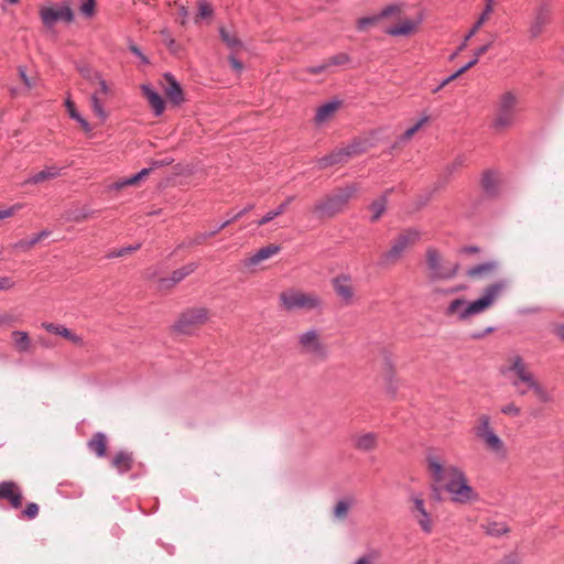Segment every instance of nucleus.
Listing matches in <instances>:
<instances>
[{
	"label": "nucleus",
	"instance_id": "obj_1",
	"mask_svg": "<svg viewBox=\"0 0 564 564\" xmlns=\"http://www.w3.org/2000/svg\"><path fill=\"white\" fill-rule=\"evenodd\" d=\"M427 469L435 482L445 485V489L452 495L453 501L469 503L478 499L476 491L468 485L464 471L457 466L431 456L427 458Z\"/></svg>",
	"mask_w": 564,
	"mask_h": 564
},
{
	"label": "nucleus",
	"instance_id": "obj_2",
	"mask_svg": "<svg viewBox=\"0 0 564 564\" xmlns=\"http://www.w3.org/2000/svg\"><path fill=\"white\" fill-rule=\"evenodd\" d=\"M506 288L507 283L500 281L488 285L484 294L473 302L467 303L463 299H456L448 305L447 314L457 315L462 321L478 315L491 307Z\"/></svg>",
	"mask_w": 564,
	"mask_h": 564
},
{
	"label": "nucleus",
	"instance_id": "obj_3",
	"mask_svg": "<svg viewBox=\"0 0 564 564\" xmlns=\"http://www.w3.org/2000/svg\"><path fill=\"white\" fill-rule=\"evenodd\" d=\"M508 370L512 372L516 379L512 381L514 387H519L520 383L524 384L527 389L532 390L535 397L544 403L552 400V395L549 391L535 379L534 375L530 370L528 364L524 362L520 355H512L508 358Z\"/></svg>",
	"mask_w": 564,
	"mask_h": 564
},
{
	"label": "nucleus",
	"instance_id": "obj_4",
	"mask_svg": "<svg viewBox=\"0 0 564 564\" xmlns=\"http://www.w3.org/2000/svg\"><path fill=\"white\" fill-rule=\"evenodd\" d=\"M474 435L482 444L484 448L499 459H505L508 448L505 441L497 434L491 425L488 414H480L473 427Z\"/></svg>",
	"mask_w": 564,
	"mask_h": 564
},
{
	"label": "nucleus",
	"instance_id": "obj_5",
	"mask_svg": "<svg viewBox=\"0 0 564 564\" xmlns=\"http://www.w3.org/2000/svg\"><path fill=\"white\" fill-rule=\"evenodd\" d=\"M296 348L301 355L307 356L316 362L326 361L329 357V348L323 332L318 328L311 327L299 333Z\"/></svg>",
	"mask_w": 564,
	"mask_h": 564
},
{
	"label": "nucleus",
	"instance_id": "obj_6",
	"mask_svg": "<svg viewBox=\"0 0 564 564\" xmlns=\"http://www.w3.org/2000/svg\"><path fill=\"white\" fill-rule=\"evenodd\" d=\"M79 73L88 86L94 89L89 97L90 106L98 120L104 122L108 117V112L104 108V100L110 94V88L99 73L88 67L80 68Z\"/></svg>",
	"mask_w": 564,
	"mask_h": 564
},
{
	"label": "nucleus",
	"instance_id": "obj_7",
	"mask_svg": "<svg viewBox=\"0 0 564 564\" xmlns=\"http://www.w3.org/2000/svg\"><path fill=\"white\" fill-rule=\"evenodd\" d=\"M358 188L355 184L336 189L334 193L317 202L314 214L319 218H330L341 213L348 202L356 195Z\"/></svg>",
	"mask_w": 564,
	"mask_h": 564
},
{
	"label": "nucleus",
	"instance_id": "obj_8",
	"mask_svg": "<svg viewBox=\"0 0 564 564\" xmlns=\"http://www.w3.org/2000/svg\"><path fill=\"white\" fill-rule=\"evenodd\" d=\"M280 306L288 311H313L322 306V299L315 293H306L299 289H286L279 294Z\"/></svg>",
	"mask_w": 564,
	"mask_h": 564
},
{
	"label": "nucleus",
	"instance_id": "obj_9",
	"mask_svg": "<svg viewBox=\"0 0 564 564\" xmlns=\"http://www.w3.org/2000/svg\"><path fill=\"white\" fill-rule=\"evenodd\" d=\"M517 96L511 91L503 93L497 104L492 126L496 130H505L513 126L517 112Z\"/></svg>",
	"mask_w": 564,
	"mask_h": 564
},
{
	"label": "nucleus",
	"instance_id": "obj_10",
	"mask_svg": "<svg viewBox=\"0 0 564 564\" xmlns=\"http://www.w3.org/2000/svg\"><path fill=\"white\" fill-rule=\"evenodd\" d=\"M419 239L420 232L414 229H406L402 231L394 238L390 249L382 254V263L384 265L394 264L419 241Z\"/></svg>",
	"mask_w": 564,
	"mask_h": 564
},
{
	"label": "nucleus",
	"instance_id": "obj_11",
	"mask_svg": "<svg viewBox=\"0 0 564 564\" xmlns=\"http://www.w3.org/2000/svg\"><path fill=\"white\" fill-rule=\"evenodd\" d=\"M427 276L432 281L449 280L454 278L458 270V264L446 261L440 252L430 248L426 251Z\"/></svg>",
	"mask_w": 564,
	"mask_h": 564
},
{
	"label": "nucleus",
	"instance_id": "obj_12",
	"mask_svg": "<svg viewBox=\"0 0 564 564\" xmlns=\"http://www.w3.org/2000/svg\"><path fill=\"white\" fill-rule=\"evenodd\" d=\"M210 315L208 310L196 307L185 311L174 325V329L181 334H193L200 326L205 325Z\"/></svg>",
	"mask_w": 564,
	"mask_h": 564
},
{
	"label": "nucleus",
	"instance_id": "obj_13",
	"mask_svg": "<svg viewBox=\"0 0 564 564\" xmlns=\"http://www.w3.org/2000/svg\"><path fill=\"white\" fill-rule=\"evenodd\" d=\"M367 151V145L361 141H354L351 144L333 151L329 155L321 158L317 162L319 169H326L336 164L346 163L351 156L359 155Z\"/></svg>",
	"mask_w": 564,
	"mask_h": 564
},
{
	"label": "nucleus",
	"instance_id": "obj_14",
	"mask_svg": "<svg viewBox=\"0 0 564 564\" xmlns=\"http://www.w3.org/2000/svg\"><path fill=\"white\" fill-rule=\"evenodd\" d=\"M74 11L68 2H62L56 6L42 7L40 9V18L43 24L51 29L57 22L72 23L74 21Z\"/></svg>",
	"mask_w": 564,
	"mask_h": 564
},
{
	"label": "nucleus",
	"instance_id": "obj_15",
	"mask_svg": "<svg viewBox=\"0 0 564 564\" xmlns=\"http://www.w3.org/2000/svg\"><path fill=\"white\" fill-rule=\"evenodd\" d=\"M410 512L422 531L431 533L434 527V521L431 513L425 508V501L422 495H412L409 498Z\"/></svg>",
	"mask_w": 564,
	"mask_h": 564
},
{
	"label": "nucleus",
	"instance_id": "obj_16",
	"mask_svg": "<svg viewBox=\"0 0 564 564\" xmlns=\"http://www.w3.org/2000/svg\"><path fill=\"white\" fill-rule=\"evenodd\" d=\"M550 21V10L545 3H541L534 10L533 19L529 28L530 39H536Z\"/></svg>",
	"mask_w": 564,
	"mask_h": 564
},
{
	"label": "nucleus",
	"instance_id": "obj_17",
	"mask_svg": "<svg viewBox=\"0 0 564 564\" xmlns=\"http://www.w3.org/2000/svg\"><path fill=\"white\" fill-rule=\"evenodd\" d=\"M197 269L196 263H188L181 269H177L172 272L169 278H161L158 280V290L167 291L174 288L178 282H181L184 278L193 273Z\"/></svg>",
	"mask_w": 564,
	"mask_h": 564
},
{
	"label": "nucleus",
	"instance_id": "obj_18",
	"mask_svg": "<svg viewBox=\"0 0 564 564\" xmlns=\"http://www.w3.org/2000/svg\"><path fill=\"white\" fill-rule=\"evenodd\" d=\"M333 288L345 304H350L355 295V286L349 275L341 274L333 280Z\"/></svg>",
	"mask_w": 564,
	"mask_h": 564
},
{
	"label": "nucleus",
	"instance_id": "obj_19",
	"mask_svg": "<svg viewBox=\"0 0 564 564\" xmlns=\"http://www.w3.org/2000/svg\"><path fill=\"white\" fill-rule=\"evenodd\" d=\"M42 327L46 332L55 334L57 336H61V337L67 339L68 341H70L72 344L76 345V346H83L84 345L83 337L77 335L73 330L68 329L64 325L44 322V323H42Z\"/></svg>",
	"mask_w": 564,
	"mask_h": 564
},
{
	"label": "nucleus",
	"instance_id": "obj_20",
	"mask_svg": "<svg viewBox=\"0 0 564 564\" xmlns=\"http://www.w3.org/2000/svg\"><path fill=\"white\" fill-rule=\"evenodd\" d=\"M0 499H8L15 509L22 505V495L19 487L12 481L0 484Z\"/></svg>",
	"mask_w": 564,
	"mask_h": 564
},
{
	"label": "nucleus",
	"instance_id": "obj_21",
	"mask_svg": "<svg viewBox=\"0 0 564 564\" xmlns=\"http://www.w3.org/2000/svg\"><path fill=\"white\" fill-rule=\"evenodd\" d=\"M401 8L397 4L384 8L379 15L361 18L357 21V28L359 31H367L375 26L381 18H387L392 14L400 13Z\"/></svg>",
	"mask_w": 564,
	"mask_h": 564
},
{
	"label": "nucleus",
	"instance_id": "obj_22",
	"mask_svg": "<svg viewBox=\"0 0 564 564\" xmlns=\"http://www.w3.org/2000/svg\"><path fill=\"white\" fill-rule=\"evenodd\" d=\"M281 248L276 245H268L259 249L254 254L247 258L243 263L246 267L251 268L260 264L262 261L272 258L280 252Z\"/></svg>",
	"mask_w": 564,
	"mask_h": 564
},
{
	"label": "nucleus",
	"instance_id": "obj_23",
	"mask_svg": "<svg viewBox=\"0 0 564 564\" xmlns=\"http://www.w3.org/2000/svg\"><path fill=\"white\" fill-rule=\"evenodd\" d=\"M354 447L361 452H370L377 448L378 435L372 432L356 434L351 437Z\"/></svg>",
	"mask_w": 564,
	"mask_h": 564
},
{
	"label": "nucleus",
	"instance_id": "obj_24",
	"mask_svg": "<svg viewBox=\"0 0 564 564\" xmlns=\"http://www.w3.org/2000/svg\"><path fill=\"white\" fill-rule=\"evenodd\" d=\"M420 22L411 19L401 20L397 25L386 30L392 36H409L416 32Z\"/></svg>",
	"mask_w": 564,
	"mask_h": 564
},
{
	"label": "nucleus",
	"instance_id": "obj_25",
	"mask_svg": "<svg viewBox=\"0 0 564 564\" xmlns=\"http://www.w3.org/2000/svg\"><path fill=\"white\" fill-rule=\"evenodd\" d=\"M163 164H165L164 161H155V162H153L152 167L143 169L139 173H137L135 175H133L131 177H127V178H124L122 181H119V182L115 183L113 187L116 189H121V188L127 187V186H137V185H139V183L141 181H143L147 176H149V174L151 173V171L154 167L161 166Z\"/></svg>",
	"mask_w": 564,
	"mask_h": 564
},
{
	"label": "nucleus",
	"instance_id": "obj_26",
	"mask_svg": "<svg viewBox=\"0 0 564 564\" xmlns=\"http://www.w3.org/2000/svg\"><path fill=\"white\" fill-rule=\"evenodd\" d=\"M166 86L164 93L169 100L174 105H180L183 101V91L180 84L171 75L164 77Z\"/></svg>",
	"mask_w": 564,
	"mask_h": 564
},
{
	"label": "nucleus",
	"instance_id": "obj_27",
	"mask_svg": "<svg viewBox=\"0 0 564 564\" xmlns=\"http://www.w3.org/2000/svg\"><path fill=\"white\" fill-rule=\"evenodd\" d=\"M11 337L13 347L18 352H30L33 349L32 339L26 332L14 330L11 333Z\"/></svg>",
	"mask_w": 564,
	"mask_h": 564
},
{
	"label": "nucleus",
	"instance_id": "obj_28",
	"mask_svg": "<svg viewBox=\"0 0 564 564\" xmlns=\"http://www.w3.org/2000/svg\"><path fill=\"white\" fill-rule=\"evenodd\" d=\"M141 89L154 113L156 116L162 115L165 109V102L163 98L149 86L143 85Z\"/></svg>",
	"mask_w": 564,
	"mask_h": 564
},
{
	"label": "nucleus",
	"instance_id": "obj_29",
	"mask_svg": "<svg viewBox=\"0 0 564 564\" xmlns=\"http://www.w3.org/2000/svg\"><path fill=\"white\" fill-rule=\"evenodd\" d=\"M495 4L496 0H485V9L466 35V40H469L471 36H474L479 31V29L490 19L495 10Z\"/></svg>",
	"mask_w": 564,
	"mask_h": 564
},
{
	"label": "nucleus",
	"instance_id": "obj_30",
	"mask_svg": "<svg viewBox=\"0 0 564 564\" xmlns=\"http://www.w3.org/2000/svg\"><path fill=\"white\" fill-rule=\"evenodd\" d=\"M497 268H498L497 262H495V261L486 262V263L470 268L467 271V275L473 279H486V278L491 276L496 272Z\"/></svg>",
	"mask_w": 564,
	"mask_h": 564
},
{
	"label": "nucleus",
	"instance_id": "obj_31",
	"mask_svg": "<svg viewBox=\"0 0 564 564\" xmlns=\"http://www.w3.org/2000/svg\"><path fill=\"white\" fill-rule=\"evenodd\" d=\"M58 175L59 169H57L56 166H48L25 180L24 184H40L48 180H53Z\"/></svg>",
	"mask_w": 564,
	"mask_h": 564
},
{
	"label": "nucleus",
	"instance_id": "obj_32",
	"mask_svg": "<svg viewBox=\"0 0 564 564\" xmlns=\"http://www.w3.org/2000/svg\"><path fill=\"white\" fill-rule=\"evenodd\" d=\"M221 41L227 45L232 53H238L243 48L242 42L237 37L235 32L227 30L226 28L219 29Z\"/></svg>",
	"mask_w": 564,
	"mask_h": 564
},
{
	"label": "nucleus",
	"instance_id": "obj_33",
	"mask_svg": "<svg viewBox=\"0 0 564 564\" xmlns=\"http://www.w3.org/2000/svg\"><path fill=\"white\" fill-rule=\"evenodd\" d=\"M88 447L98 457H104L107 451V437L102 433H96L88 442Z\"/></svg>",
	"mask_w": 564,
	"mask_h": 564
},
{
	"label": "nucleus",
	"instance_id": "obj_34",
	"mask_svg": "<svg viewBox=\"0 0 564 564\" xmlns=\"http://www.w3.org/2000/svg\"><path fill=\"white\" fill-rule=\"evenodd\" d=\"M339 108V102H328L319 107L316 111L315 122L322 124L328 121Z\"/></svg>",
	"mask_w": 564,
	"mask_h": 564
},
{
	"label": "nucleus",
	"instance_id": "obj_35",
	"mask_svg": "<svg viewBox=\"0 0 564 564\" xmlns=\"http://www.w3.org/2000/svg\"><path fill=\"white\" fill-rule=\"evenodd\" d=\"M480 528L484 530L486 534L495 538L507 534L510 531L509 527L506 523L497 521L484 522L481 523Z\"/></svg>",
	"mask_w": 564,
	"mask_h": 564
},
{
	"label": "nucleus",
	"instance_id": "obj_36",
	"mask_svg": "<svg viewBox=\"0 0 564 564\" xmlns=\"http://www.w3.org/2000/svg\"><path fill=\"white\" fill-rule=\"evenodd\" d=\"M430 121V117L424 115L420 120H417L411 128L406 129L404 133L400 137L399 141L394 144V148L399 147L401 143L408 142L412 139V137L427 122Z\"/></svg>",
	"mask_w": 564,
	"mask_h": 564
},
{
	"label": "nucleus",
	"instance_id": "obj_37",
	"mask_svg": "<svg viewBox=\"0 0 564 564\" xmlns=\"http://www.w3.org/2000/svg\"><path fill=\"white\" fill-rule=\"evenodd\" d=\"M292 200V196L288 197L275 209L268 212L260 220H258V226H263L271 221L272 219H274L275 217L284 214Z\"/></svg>",
	"mask_w": 564,
	"mask_h": 564
},
{
	"label": "nucleus",
	"instance_id": "obj_38",
	"mask_svg": "<svg viewBox=\"0 0 564 564\" xmlns=\"http://www.w3.org/2000/svg\"><path fill=\"white\" fill-rule=\"evenodd\" d=\"M482 188L488 194H494L498 186V175L492 171H486L481 177Z\"/></svg>",
	"mask_w": 564,
	"mask_h": 564
},
{
	"label": "nucleus",
	"instance_id": "obj_39",
	"mask_svg": "<svg viewBox=\"0 0 564 564\" xmlns=\"http://www.w3.org/2000/svg\"><path fill=\"white\" fill-rule=\"evenodd\" d=\"M112 466L120 473L127 471L131 467V457L127 453H118L112 459Z\"/></svg>",
	"mask_w": 564,
	"mask_h": 564
},
{
	"label": "nucleus",
	"instance_id": "obj_40",
	"mask_svg": "<svg viewBox=\"0 0 564 564\" xmlns=\"http://www.w3.org/2000/svg\"><path fill=\"white\" fill-rule=\"evenodd\" d=\"M387 207V195H382L370 205V210L372 212L371 221H377L381 215L384 213Z\"/></svg>",
	"mask_w": 564,
	"mask_h": 564
},
{
	"label": "nucleus",
	"instance_id": "obj_41",
	"mask_svg": "<svg viewBox=\"0 0 564 564\" xmlns=\"http://www.w3.org/2000/svg\"><path fill=\"white\" fill-rule=\"evenodd\" d=\"M66 107H67L69 116L73 119L77 120L85 131H90L89 123L84 118L80 117V115L77 112V110L75 108V104L72 100H69V99L66 100Z\"/></svg>",
	"mask_w": 564,
	"mask_h": 564
},
{
	"label": "nucleus",
	"instance_id": "obj_42",
	"mask_svg": "<svg viewBox=\"0 0 564 564\" xmlns=\"http://www.w3.org/2000/svg\"><path fill=\"white\" fill-rule=\"evenodd\" d=\"M350 502L346 500L338 501L334 508V516L338 520H344L350 510Z\"/></svg>",
	"mask_w": 564,
	"mask_h": 564
},
{
	"label": "nucleus",
	"instance_id": "obj_43",
	"mask_svg": "<svg viewBox=\"0 0 564 564\" xmlns=\"http://www.w3.org/2000/svg\"><path fill=\"white\" fill-rule=\"evenodd\" d=\"M141 247L140 243L138 245H134V246H129V247H126V248H121V249H115V250H111L108 254H107V258H119V257H124L133 251H137L139 250Z\"/></svg>",
	"mask_w": 564,
	"mask_h": 564
},
{
	"label": "nucleus",
	"instance_id": "obj_44",
	"mask_svg": "<svg viewBox=\"0 0 564 564\" xmlns=\"http://www.w3.org/2000/svg\"><path fill=\"white\" fill-rule=\"evenodd\" d=\"M95 0H84V2L79 7V11L83 15L91 18L95 14Z\"/></svg>",
	"mask_w": 564,
	"mask_h": 564
},
{
	"label": "nucleus",
	"instance_id": "obj_45",
	"mask_svg": "<svg viewBox=\"0 0 564 564\" xmlns=\"http://www.w3.org/2000/svg\"><path fill=\"white\" fill-rule=\"evenodd\" d=\"M348 61H349L348 55H346L345 53H339L337 55H334V56L327 58L325 62H326V64H328V68H329L332 66L344 65Z\"/></svg>",
	"mask_w": 564,
	"mask_h": 564
},
{
	"label": "nucleus",
	"instance_id": "obj_46",
	"mask_svg": "<svg viewBox=\"0 0 564 564\" xmlns=\"http://www.w3.org/2000/svg\"><path fill=\"white\" fill-rule=\"evenodd\" d=\"M521 556L517 552H511L505 555L500 561L496 564H521Z\"/></svg>",
	"mask_w": 564,
	"mask_h": 564
},
{
	"label": "nucleus",
	"instance_id": "obj_47",
	"mask_svg": "<svg viewBox=\"0 0 564 564\" xmlns=\"http://www.w3.org/2000/svg\"><path fill=\"white\" fill-rule=\"evenodd\" d=\"M501 413L509 416H519L521 409L516 403L510 402L500 409Z\"/></svg>",
	"mask_w": 564,
	"mask_h": 564
},
{
	"label": "nucleus",
	"instance_id": "obj_48",
	"mask_svg": "<svg viewBox=\"0 0 564 564\" xmlns=\"http://www.w3.org/2000/svg\"><path fill=\"white\" fill-rule=\"evenodd\" d=\"M212 13H213L212 7L207 2L200 1L199 6H198L197 18H202V19L209 18L212 15Z\"/></svg>",
	"mask_w": 564,
	"mask_h": 564
},
{
	"label": "nucleus",
	"instance_id": "obj_49",
	"mask_svg": "<svg viewBox=\"0 0 564 564\" xmlns=\"http://www.w3.org/2000/svg\"><path fill=\"white\" fill-rule=\"evenodd\" d=\"M22 208V204H14L13 206L0 209V220L13 216L17 212Z\"/></svg>",
	"mask_w": 564,
	"mask_h": 564
},
{
	"label": "nucleus",
	"instance_id": "obj_50",
	"mask_svg": "<svg viewBox=\"0 0 564 564\" xmlns=\"http://www.w3.org/2000/svg\"><path fill=\"white\" fill-rule=\"evenodd\" d=\"M39 514V506L34 502L26 505L23 516L28 519H34Z\"/></svg>",
	"mask_w": 564,
	"mask_h": 564
},
{
	"label": "nucleus",
	"instance_id": "obj_51",
	"mask_svg": "<svg viewBox=\"0 0 564 564\" xmlns=\"http://www.w3.org/2000/svg\"><path fill=\"white\" fill-rule=\"evenodd\" d=\"M497 37V34H491V40L488 43L484 44L482 46L478 47L475 51V56L480 57L481 55H484L492 46Z\"/></svg>",
	"mask_w": 564,
	"mask_h": 564
},
{
	"label": "nucleus",
	"instance_id": "obj_52",
	"mask_svg": "<svg viewBox=\"0 0 564 564\" xmlns=\"http://www.w3.org/2000/svg\"><path fill=\"white\" fill-rule=\"evenodd\" d=\"M378 558V554L376 552H371L356 561L355 564H373Z\"/></svg>",
	"mask_w": 564,
	"mask_h": 564
},
{
	"label": "nucleus",
	"instance_id": "obj_53",
	"mask_svg": "<svg viewBox=\"0 0 564 564\" xmlns=\"http://www.w3.org/2000/svg\"><path fill=\"white\" fill-rule=\"evenodd\" d=\"M86 218H87V215L84 213H80V212H68L66 214V219L69 221L79 223V221L85 220Z\"/></svg>",
	"mask_w": 564,
	"mask_h": 564
},
{
	"label": "nucleus",
	"instance_id": "obj_54",
	"mask_svg": "<svg viewBox=\"0 0 564 564\" xmlns=\"http://www.w3.org/2000/svg\"><path fill=\"white\" fill-rule=\"evenodd\" d=\"M14 286V282L9 276H0V291L10 290Z\"/></svg>",
	"mask_w": 564,
	"mask_h": 564
},
{
	"label": "nucleus",
	"instance_id": "obj_55",
	"mask_svg": "<svg viewBox=\"0 0 564 564\" xmlns=\"http://www.w3.org/2000/svg\"><path fill=\"white\" fill-rule=\"evenodd\" d=\"M129 50L131 51V53L137 55L141 59V62L143 64H148L149 63V59L147 58V56H144L142 54V52L140 51V48L135 44H130L129 45Z\"/></svg>",
	"mask_w": 564,
	"mask_h": 564
},
{
	"label": "nucleus",
	"instance_id": "obj_56",
	"mask_svg": "<svg viewBox=\"0 0 564 564\" xmlns=\"http://www.w3.org/2000/svg\"><path fill=\"white\" fill-rule=\"evenodd\" d=\"M218 230H220L219 228L216 230V228H213V231L210 232H206V234H199L196 238H195V243L199 245L202 243L203 241H205L207 238H210L213 236H215Z\"/></svg>",
	"mask_w": 564,
	"mask_h": 564
},
{
	"label": "nucleus",
	"instance_id": "obj_57",
	"mask_svg": "<svg viewBox=\"0 0 564 564\" xmlns=\"http://www.w3.org/2000/svg\"><path fill=\"white\" fill-rule=\"evenodd\" d=\"M235 54L236 53H231V55L229 56V63L231 65V67L237 72V73H240L243 68L242 64L235 57Z\"/></svg>",
	"mask_w": 564,
	"mask_h": 564
},
{
	"label": "nucleus",
	"instance_id": "obj_58",
	"mask_svg": "<svg viewBox=\"0 0 564 564\" xmlns=\"http://www.w3.org/2000/svg\"><path fill=\"white\" fill-rule=\"evenodd\" d=\"M478 58L479 57L475 56V58L473 61H470L469 63H466V65L464 67H462L460 69H458L455 73V76H462L465 72H467L469 68L475 66L478 63Z\"/></svg>",
	"mask_w": 564,
	"mask_h": 564
},
{
	"label": "nucleus",
	"instance_id": "obj_59",
	"mask_svg": "<svg viewBox=\"0 0 564 564\" xmlns=\"http://www.w3.org/2000/svg\"><path fill=\"white\" fill-rule=\"evenodd\" d=\"M328 69V64H326V62L324 61L322 64L317 65V66H314V67H310L307 70L313 74V75H316V74H319L322 72H325Z\"/></svg>",
	"mask_w": 564,
	"mask_h": 564
},
{
	"label": "nucleus",
	"instance_id": "obj_60",
	"mask_svg": "<svg viewBox=\"0 0 564 564\" xmlns=\"http://www.w3.org/2000/svg\"><path fill=\"white\" fill-rule=\"evenodd\" d=\"M459 76H455V73L453 75H451L449 77H447L446 79H444L441 85L438 87H436L433 93H437L440 91L442 88H444L446 85H448L451 82H453L454 79L458 78Z\"/></svg>",
	"mask_w": 564,
	"mask_h": 564
},
{
	"label": "nucleus",
	"instance_id": "obj_61",
	"mask_svg": "<svg viewBox=\"0 0 564 564\" xmlns=\"http://www.w3.org/2000/svg\"><path fill=\"white\" fill-rule=\"evenodd\" d=\"M20 76L22 78V80L24 82L25 86H28L29 88L33 87V82L26 77L25 73L23 69L20 68Z\"/></svg>",
	"mask_w": 564,
	"mask_h": 564
},
{
	"label": "nucleus",
	"instance_id": "obj_62",
	"mask_svg": "<svg viewBox=\"0 0 564 564\" xmlns=\"http://www.w3.org/2000/svg\"><path fill=\"white\" fill-rule=\"evenodd\" d=\"M20 76L22 78V80L24 82L25 86H28L29 88L33 87V82L26 77L25 73L23 69L20 68Z\"/></svg>",
	"mask_w": 564,
	"mask_h": 564
},
{
	"label": "nucleus",
	"instance_id": "obj_63",
	"mask_svg": "<svg viewBox=\"0 0 564 564\" xmlns=\"http://www.w3.org/2000/svg\"><path fill=\"white\" fill-rule=\"evenodd\" d=\"M253 208V205H249L248 207H246L245 209H242L241 212H239L238 214H236L234 217H232V220H238L240 217H242L246 213H248L249 210H251Z\"/></svg>",
	"mask_w": 564,
	"mask_h": 564
},
{
	"label": "nucleus",
	"instance_id": "obj_64",
	"mask_svg": "<svg viewBox=\"0 0 564 564\" xmlns=\"http://www.w3.org/2000/svg\"><path fill=\"white\" fill-rule=\"evenodd\" d=\"M463 164V159L458 158L455 160V162L447 167L448 172H452L455 167L460 166Z\"/></svg>",
	"mask_w": 564,
	"mask_h": 564
}]
</instances>
